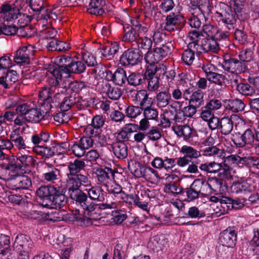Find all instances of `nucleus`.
<instances>
[{
  "mask_svg": "<svg viewBox=\"0 0 259 259\" xmlns=\"http://www.w3.org/2000/svg\"><path fill=\"white\" fill-rule=\"evenodd\" d=\"M65 192V188L51 185L41 186L36 191L40 199V203L46 208H61L65 206L68 201Z\"/></svg>",
  "mask_w": 259,
  "mask_h": 259,
  "instance_id": "obj_1",
  "label": "nucleus"
},
{
  "mask_svg": "<svg viewBox=\"0 0 259 259\" xmlns=\"http://www.w3.org/2000/svg\"><path fill=\"white\" fill-rule=\"evenodd\" d=\"M65 192V188L51 185L41 186L36 191L40 199V203L46 208H61L65 206L68 201Z\"/></svg>",
  "mask_w": 259,
  "mask_h": 259,
  "instance_id": "obj_2",
  "label": "nucleus"
},
{
  "mask_svg": "<svg viewBox=\"0 0 259 259\" xmlns=\"http://www.w3.org/2000/svg\"><path fill=\"white\" fill-rule=\"evenodd\" d=\"M65 192V188L51 185L41 186L36 191L40 199V203L46 208H61L65 206L68 201Z\"/></svg>",
  "mask_w": 259,
  "mask_h": 259,
  "instance_id": "obj_3",
  "label": "nucleus"
},
{
  "mask_svg": "<svg viewBox=\"0 0 259 259\" xmlns=\"http://www.w3.org/2000/svg\"><path fill=\"white\" fill-rule=\"evenodd\" d=\"M36 160L28 154L18 153L16 156L8 157L6 161L0 163V168L13 174H26L30 171V166H34Z\"/></svg>",
  "mask_w": 259,
  "mask_h": 259,
  "instance_id": "obj_4",
  "label": "nucleus"
},
{
  "mask_svg": "<svg viewBox=\"0 0 259 259\" xmlns=\"http://www.w3.org/2000/svg\"><path fill=\"white\" fill-rule=\"evenodd\" d=\"M232 178L231 173L229 170H223L219 173L217 177H208L207 180L201 179L206 195L213 193L223 194L228 190L227 181Z\"/></svg>",
  "mask_w": 259,
  "mask_h": 259,
  "instance_id": "obj_5",
  "label": "nucleus"
},
{
  "mask_svg": "<svg viewBox=\"0 0 259 259\" xmlns=\"http://www.w3.org/2000/svg\"><path fill=\"white\" fill-rule=\"evenodd\" d=\"M18 19L20 26L23 27L27 23L28 16L20 12V10L15 4L4 3L0 6V20L11 22Z\"/></svg>",
  "mask_w": 259,
  "mask_h": 259,
  "instance_id": "obj_6",
  "label": "nucleus"
},
{
  "mask_svg": "<svg viewBox=\"0 0 259 259\" xmlns=\"http://www.w3.org/2000/svg\"><path fill=\"white\" fill-rule=\"evenodd\" d=\"M55 63L61 66L65 77H68L71 73H80L85 68L84 64L81 61H72V58L68 56L58 57L55 59Z\"/></svg>",
  "mask_w": 259,
  "mask_h": 259,
  "instance_id": "obj_7",
  "label": "nucleus"
},
{
  "mask_svg": "<svg viewBox=\"0 0 259 259\" xmlns=\"http://www.w3.org/2000/svg\"><path fill=\"white\" fill-rule=\"evenodd\" d=\"M201 179H197L189 186L183 189L181 199L185 202H194L201 196L206 195Z\"/></svg>",
  "mask_w": 259,
  "mask_h": 259,
  "instance_id": "obj_8",
  "label": "nucleus"
},
{
  "mask_svg": "<svg viewBox=\"0 0 259 259\" xmlns=\"http://www.w3.org/2000/svg\"><path fill=\"white\" fill-rule=\"evenodd\" d=\"M70 198L76 206L85 210L88 216H92L95 211L94 202H90L88 194L81 190H74L68 192Z\"/></svg>",
  "mask_w": 259,
  "mask_h": 259,
  "instance_id": "obj_9",
  "label": "nucleus"
},
{
  "mask_svg": "<svg viewBox=\"0 0 259 259\" xmlns=\"http://www.w3.org/2000/svg\"><path fill=\"white\" fill-rule=\"evenodd\" d=\"M33 246V242L30 236L22 233L16 236L13 245L14 250L20 255L24 256L28 255Z\"/></svg>",
  "mask_w": 259,
  "mask_h": 259,
  "instance_id": "obj_10",
  "label": "nucleus"
},
{
  "mask_svg": "<svg viewBox=\"0 0 259 259\" xmlns=\"http://www.w3.org/2000/svg\"><path fill=\"white\" fill-rule=\"evenodd\" d=\"M223 67L227 72L229 79H234L235 82L237 81L238 75L244 72L246 69L244 63L233 58L225 60L223 63Z\"/></svg>",
  "mask_w": 259,
  "mask_h": 259,
  "instance_id": "obj_11",
  "label": "nucleus"
},
{
  "mask_svg": "<svg viewBox=\"0 0 259 259\" xmlns=\"http://www.w3.org/2000/svg\"><path fill=\"white\" fill-rule=\"evenodd\" d=\"M132 26L127 31H124L122 40L125 42H132L137 41L141 36L144 35L148 31V27L141 24L137 20H131Z\"/></svg>",
  "mask_w": 259,
  "mask_h": 259,
  "instance_id": "obj_12",
  "label": "nucleus"
},
{
  "mask_svg": "<svg viewBox=\"0 0 259 259\" xmlns=\"http://www.w3.org/2000/svg\"><path fill=\"white\" fill-rule=\"evenodd\" d=\"M180 153L183 154V156L178 158V166L181 167L187 166L191 161L199 159L201 156L200 151L187 145L183 146L180 150Z\"/></svg>",
  "mask_w": 259,
  "mask_h": 259,
  "instance_id": "obj_13",
  "label": "nucleus"
},
{
  "mask_svg": "<svg viewBox=\"0 0 259 259\" xmlns=\"http://www.w3.org/2000/svg\"><path fill=\"white\" fill-rule=\"evenodd\" d=\"M52 88H48L47 85L39 92V104L41 106L38 108L37 113H48V110L51 107L50 102L52 101V96L55 92Z\"/></svg>",
  "mask_w": 259,
  "mask_h": 259,
  "instance_id": "obj_14",
  "label": "nucleus"
},
{
  "mask_svg": "<svg viewBox=\"0 0 259 259\" xmlns=\"http://www.w3.org/2000/svg\"><path fill=\"white\" fill-rule=\"evenodd\" d=\"M133 98L134 101L138 103H140L141 108L144 110V113H147V112L158 113V111L154 108L152 105V99L148 98V94L146 90L138 91Z\"/></svg>",
  "mask_w": 259,
  "mask_h": 259,
  "instance_id": "obj_15",
  "label": "nucleus"
},
{
  "mask_svg": "<svg viewBox=\"0 0 259 259\" xmlns=\"http://www.w3.org/2000/svg\"><path fill=\"white\" fill-rule=\"evenodd\" d=\"M237 232L234 227H229L222 231L219 236L220 244L228 248H234L237 243Z\"/></svg>",
  "mask_w": 259,
  "mask_h": 259,
  "instance_id": "obj_16",
  "label": "nucleus"
},
{
  "mask_svg": "<svg viewBox=\"0 0 259 259\" xmlns=\"http://www.w3.org/2000/svg\"><path fill=\"white\" fill-rule=\"evenodd\" d=\"M14 174V177L7 182V185L10 189L28 190L31 187L32 182L30 178L24 175Z\"/></svg>",
  "mask_w": 259,
  "mask_h": 259,
  "instance_id": "obj_17",
  "label": "nucleus"
},
{
  "mask_svg": "<svg viewBox=\"0 0 259 259\" xmlns=\"http://www.w3.org/2000/svg\"><path fill=\"white\" fill-rule=\"evenodd\" d=\"M142 54L139 49H128L120 58V62L123 66L135 65L141 61Z\"/></svg>",
  "mask_w": 259,
  "mask_h": 259,
  "instance_id": "obj_18",
  "label": "nucleus"
},
{
  "mask_svg": "<svg viewBox=\"0 0 259 259\" xmlns=\"http://www.w3.org/2000/svg\"><path fill=\"white\" fill-rule=\"evenodd\" d=\"M68 183L70 185L68 188V192L74 190H80L81 185L85 187L90 186L91 183L87 176L82 174H77L68 175Z\"/></svg>",
  "mask_w": 259,
  "mask_h": 259,
  "instance_id": "obj_19",
  "label": "nucleus"
},
{
  "mask_svg": "<svg viewBox=\"0 0 259 259\" xmlns=\"http://www.w3.org/2000/svg\"><path fill=\"white\" fill-rule=\"evenodd\" d=\"M58 66V67H50L46 73L48 83L51 88L55 90L56 89L62 78H65L61 66Z\"/></svg>",
  "mask_w": 259,
  "mask_h": 259,
  "instance_id": "obj_20",
  "label": "nucleus"
},
{
  "mask_svg": "<svg viewBox=\"0 0 259 259\" xmlns=\"http://www.w3.org/2000/svg\"><path fill=\"white\" fill-rule=\"evenodd\" d=\"M126 115L131 118L132 121L135 122H138V121L136 120V119H137L139 121V124H138L139 131L145 132L150 128L149 120L156 119V118H158V114H152L151 117H149L147 114Z\"/></svg>",
  "mask_w": 259,
  "mask_h": 259,
  "instance_id": "obj_21",
  "label": "nucleus"
},
{
  "mask_svg": "<svg viewBox=\"0 0 259 259\" xmlns=\"http://www.w3.org/2000/svg\"><path fill=\"white\" fill-rule=\"evenodd\" d=\"M55 147L54 146L52 147L46 145L38 146H34L32 148L33 152L42 157V158L44 159V164L48 167H52L53 166V164L47 162V161L55 155Z\"/></svg>",
  "mask_w": 259,
  "mask_h": 259,
  "instance_id": "obj_22",
  "label": "nucleus"
},
{
  "mask_svg": "<svg viewBox=\"0 0 259 259\" xmlns=\"http://www.w3.org/2000/svg\"><path fill=\"white\" fill-rule=\"evenodd\" d=\"M34 47L33 46L28 45L23 46L18 50L15 56V61L17 64H29L30 57L34 55Z\"/></svg>",
  "mask_w": 259,
  "mask_h": 259,
  "instance_id": "obj_23",
  "label": "nucleus"
},
{
  "mask_svg": "<svg viewBox=\"0 0 259 259\" xmlns=\"http://www.w3.org/2000/svg\"><path fill=\"white\" fill-rule=\"evenodd\" d=\"M185 21L184 17L179 14L170 13L166 18L164 25L165 30L172 31L179 29Z\"/></svg>",
  "mask_w": 259,
  "mask_h": 259,
  "instance_id": "obj_24",
  "label": "nucleus"
},
{
  "mask_svg": "<svg viewBox=\"0 0 259 259\" xmlns=\"http://www.w3.org/2000/svg\"><path fill=\"white\" fill-rule=\"evenodd\" d=\"M94 173L96 174L99 184H104L108 182L114 180L116 170L110 167L97 168L95 169Z\"/></svg>",
  "mask_w": 259,
  "mask_h": 259,
  "instance_id": "obj_25",
  "label": "nucleus"
},
{
  "mask_svg": "<svg viewBox=\"0 0 259 259\" xmlns=\"http://www.w3.org/2000/svg\"><path fill=\"white\" fill-rule=\"evenodd\" d=\"M223 159V163L225 167L223 170H229L231 173V169L234 167H243L242 159L237 154H230L228 156H225V153L223 154L222 157Z\"/></svg>",
  "mask_w": 259,
  "mask_h": 259,
  "instance_id": "obj_26",
  "label": "nucleus"
},
{
  "mask_svg": "<svg viewBox=\"0 0 259 259\" xmlns=\"http://www.w3.org/2000/svg\"><path fill=\"white\" fill-rule=\"evenodd\" d=\"M196 47L198 53L209 51L217 53L219 49V46L217 40L214 38L210 37L202 38L199 45Z\"/></svg>",
  "mask_w": 259,
  "mask_h": 259,
  "instance_id": "obj_27",
  "label": "nucleus"
},
{
  "mask_svg": "<svg viewBox=\"0 0 259 259\" xmlns=\"http://www.w3.org/2000/svg\"><path fill=\"white\" fill-rule=\"evenodd\" d=\"M85 211H86L85 210L83 209V210L80 211L77 208H75L72 211L78 225L81 226H89L92 225V220H97L98 218L94 216V215L97 214L96 212H94L92 216L87 217L85 215Z\"/></svg>",
  "mask_w": 259,
  "mask_h": 259,
  "instance_id": "obj_28",
  "label": "nucleus"
},
{
  "mask_svg": "<svg viewBox=\"0 0 259 259\" xmlns=\"http://www.w3.org/2000/svg\"><path fill=\"white\" fill-rule=\"evenodd\" d=\"M128 168L131 172L138 178L149 179L148 166L145 165H143L140 162H132V164L128 162Z\"/></svg>",
  "mask_w": 259,
  "mask_h": 259,
  "instance_id": "obj_29",
  "label": "nucleus"
},
{
  "mask_svg": "<svg viewBox=\"0 0 259 259\" xmlns=\"http://www.w3.org/2000/svg\"><path fill=\"white\" fill-rule=\"evenodd\" d=\"M113 152L117 158L123 159L127 157L128 148L123 141H116L112 145Z\"/></svg>",
  "mask_w": 259,
  "mask_h": 259,
  "instance_id": "obj_30",
  "label": "nucleus"
},
{
  "mask_svg": "<svg viewBox=\"0 0 259 259\" xmlns=\"http://www.w3.org/2000/svg\"><path fill=\"white\" fill-rule=\"evenodd\" d=\"M237 117H239L237 114H231V117H224L221 119L220 128L221 132L223 135H227L229 134L233 128V119Z\"/></svg>",
  "mask_w": 259,
  "mask_h": 259,
  "instance_id": "obj_31",
  "label": "nucleus"
},
{
  "mask_svg": "<svg viewBox=\"0 0 259 259\" xmlns=\"http://www.w3.org/2000/svg\"><path fill=\"white\" fill-rule=\"evenodd\" d=\"M85 87L84 83L81 81H74L70 82L69 84L68 88H64L59 87L57 89L58 91L62 93L63 92L68 95H71V94L74 93V95L79 91H81Z\"/></svg>",
  "mask_w": 259,
  "mask_h": 259,
  "instance_id": "obj_32",
  "label": "nucleus"
},
{
  "mask_svg": "<svg viewBox=\"0 0 259 259\" xmlns=\"http://www.w3.org/2000/svg\"><path fill=\"white\" fill-rule=\"evenodd\" d=\"M55 98L56 100H60L63 99L64 101L61 103L60 105V109L62 112H65L68 111L73 104V97L72 95H66L65 93H62L58 91L57 93L55 95Z\"/></svg>",
  "mask_w": 259,
  "mask_h": 259,
  "instance_id": "obj_33",
  "label": "nucleus"
},
{
  "mask_svg": "<svg viewBox=\"0 0 259 259\" xmlns=\"http://www.w3.org/2000/svg\"><path fill=\"white\" fill-rule=\"evenodd\" d=\"M17 79L18 76L16 71L10 70L7 72L6 74L0 76V84L5 88H9Z\"/></svg>",
  "mask_w": 259,
  "mask_h": 259,
  "instance_id": "obj_34",
  "label": "nucleus"
},
{
  "mask_svg": "<svg viewBox=\"0 0 259 259\" xmlns=\"http://www.w3.org/2000/svg\"><path fill=\"white\" fill-rule=\"evenodd\" d=\"M104 5L103 0H91L87 11L91 14L101 15L104 12L103 8Z\"/></svg>",
  "mask_w": 259,
  "mask_h": 259,
  "instance_id": "obj_35",
  "label": "nucleus"
},
{
  "mask_svg": "<svg viewBox=\"0 0 259 259\" xmlns=\"http://www.w3.org/2000/svg\"><path fill=\"white\" fill-rule=\"evenodd\" d=\"M88 196L93 201L103 202L105 200L103 190L100 187H92L88 190Z\"/></svg>",
  "mask_w": 259,
  "mask_h": 259,
  "instance_id": "obj_36",
  "label": "nucleus"
},
{
  "mask_svg": "<svg viewBox=\"0 0 259 259\" xmlns=\"http://www.w3.org/2000/svg\"><path fill=\"white\" fill-rule=\"evenodd\" d=\"M85 166V164L83 160L75 159L73 162L69 163L68 165L69 172L67 173V176L81 174L80 171L84 169Z\"/></svg>",
  "mask_w": 259,
  "mask_h": 259,
  "instance_id": "obj_37",
  "label": "nucleus"
},
{
  "mask_svg": "<svg viewBox=\"0 0 259 259\" xmlns=\"http://www.w3.org/2000/svg\"><path fill=\"white\" fill-rule=\"evenodd\" d=\"M253 189V187L246 181L234 183L232 186L233 191L236 193L250 192Z\"/></svg>",
  "mask_w": 259,
  "mask_h": 259,
  "instance_id": "obj_38",
  "label": "nucleus"
},
{
  "mask_svg": "<svg viewBox=\"0 0 259 259\" xmlns=\"http://www.w3.org/2000/svg\"><path fill=\"white\" fill-rule=\"evenodd\" d=\"M215 18L218 22H222L226 25H232L236 22L235 15L226 11L223 13L217 12Z\"/></svg>",
  "mask_w": 259,
  "mask_h": 259,
  "instance_id": "obj_39",
  "label": "nucleus"
},
{
  "mask_svg": "<svg viewBox=\"0 0 259 259\" xmlns=\"http://www.w3.org/2000/svg\"><path fill=\"white\" fill-rule=\"evenodd\" d=\"M203 93L200 90L194 92L189 99V107L194 109V112H196L195 109L198 108L203 101Z\"/></svg>",
  "mask_w": 259,
  "mask_h": 259,
  "instance_id": "obj_40",
  "label": "nucleus"
},
{
  "mask_svg": "<svg viewBox=\"0 0 259 259\" xmlns=\"http://www.w3.org/2000/svg\"><path fill=\"white\" fill-rule=\"evenodd\" d=\"M99 85H101L103 87V93H105L108 97L112 100L118 99L121 95V91L120 89L118 88H111L109 86V84L105 83L101 84H99Z\"/></svg>",
  "mask_w": 259,
  "mask_h": 259,
  "instance_id": "obj_41",
  "label": "nucleus"
},
{
  "mask_svg": "<svg viewBox=\"0 0 259 259\" xmlns=\"http://www.w3.org/2000/svg\"><path fill=\"white\" fill-rule=\"evenodd\" d=\"M10 237L8 235L0 233V254H7L11 250Z\"/></svg>",
  "mask_w": 259,
  "mask_h": 259,
  "instance_id": "obj_42",
  "label": "nucleus"
},
{
  "mask_svg": "<svg viewBox=\"0 0 259 259\" xmlns=\"http://www.w3.org/2000/svg\"><path fill=\"white\" fill-rule=\"evenodd\" d=\"M214 114H200L201 118L207 122L209 127L211 130H215L220 126L221 120L214 116Z\"/></svg>",
  "mask_w": 259,
  "mask_h": 259,
  "instance_id": "obj_43",
  "label": "nucleus"
},
{
  "mask_svg": "<svg viewBox=\"0 0 259 259\" xmlns=\"http://www.w3.org/2000/svg\"><path fill=\"white\" fill-rule=\"evenodd\" d=\"M118 49V45L116 42H114L104 46L102 54L107 59H110L111 56L116 54Z\"/></svg>",
  "mask_w": 259,
  "mask_h": 259,
  "instance_id": "obj_44",
  "label": "nucleus"
},
{
  "mask_svg": "<svg viewBox=\"0 0 259 259\" xmlns=\"http://www.w3.org/2000/svg\"><path fill=\"white\" fill-rule=\"evenodd\" d=\"M164 189L165 192L172 193L175 196L179 195L181 198L184 188L175 182H170L165 185Z\"/></svg>",
  "mask_w": 259,
  "mask_h": 259,
  "instance_id": "obj_45",
  "label": "nucleus"
},
{
  "mask_svg": "<svg viewBox=\"0 0 259 259\" xmlns=\"http://www.w3.org/2000/svg\"><path fill=\"white\" fill-rule=\"evenodd\" d=\"M245 107V104L240 100L236 99L229 101L226 105V108L229 111L238 112L242 111Z\"/></svg>",
  "mask_w": 259,
  "mask_h": 259,
  "instance_id": "obj_46",
  "label": "nucleus"
},
{
  "mask_svg": "<svg viewBox=\"0 0 259 259\" xmlns=\"http://www.w3.org/2000/svg\"><path fill=\"white\" fill-rule=\"evenodd\" d=\"M17 113H37L38 108H36L33 103H24L17 107Z\"/></svg>",
  "mask_w": 259,
  "mask_h": 259,
  "instance_id": "obj_47",
  "label": "nucleus"
},
{
  "mask_svg": "<svg viewBox=\"0 0 259 259\" xmlns=\"http://www.w3.org/2000/svg\"><path fill=\"white\" fill-rule=\"evenodd\" d=\"M222 106L220 100L212 99L207 102L204 106V110L201 113H211L220 109Z\"/></svg>",
  "mask_w": 259,
  "mask_h": 259,
  "instance_id": "obj_48",
  "label": "nucleus"
},
{
  "mask_svg": "<svg viewBox=\"0 0 259 259\" xmlns=\"http://www.w3.org/2000/svg\"><path fill=\"white\" fill-rule=\"evenodd\" d=\"M188 47L194 49L196 50L197 46L199 45L201 40L199 38V35L196 31H190L188 34Z\"/></svg>",
  "mask_w": 259,
  "mask_h": 259,
  "instance_id": "obj_49",
  "label": "nucleus"
},
{
  "mask_svg": "<svg viewBox=\"0 0 259 259\" xmlns=\"http://www.w3.org/2000/svg\"><path fill=\"white\" fill-rule=\"evenodd\" d=\"M27 199L25 195L10 194L8 196V199L11 203L22 206L28 203Z\"/></svg>",
  "mask_w": 259,
  "mask_h": 259,
  "instance_id": "obj_50",
  "label": "nucleus"
},
{
  "mask_svg": "<svg viewBox=\"0 0 259 259\" xmlns=\"http://www.w3.org/2000/svg\"><path fill=\"white\" fill-rule=\"evenodd\" d=\"M198 53L197 51L194 50L193 48L188 47L182 54V59L185 64L190 65L192 64L195 59V53Z\"/></svg>",
  "mask_w": 259,
  "mask_h": 259,
  "instance_id": "obj_51",
  "label": "nucleus"
},
{
  "mask_svg": "<svg viewBox=\"0 0 259 259\" xmlns=\"http://www.w3.org/2000/svg\"><path fill=\"white\" fill-rule=\"evenodd\" d=\"M107 191L109 194H112L118 201H121V198L125 193L121 186L117 183L112 185L107 189Z\"/></svg>",
  "mask_w": 259,
  "mask_h": 259,
  "instance_id": "obj_52",
  "label": "nucleus"
},
{
  "mask_svg": "<svg viewBox=\"0 0 259 259\" xmlns=\"http://www.w3.org/2000/svg\"><path fill=\"white\" fill-rule=\"evenodd\" d=\"M191 4L197 7L203 15L204 13H208L210 11L209 0H191Z\"/></svg>",
  "mask_w": 259,
  "mask_h": 259,
  "instance_id": "obj_53",
  "label": "nucleus"
},
{
  "mask_svg": "<svg viewBox=\"0 0 259 259\" xmlns=\"http://www.w3.org/2000/svg\"><path fill=\"white\" fill-rule=\"evenodd\" d=\"M171 47L172 45L168 43L162 45L160 47H157L154 49L156 53H157V55L160 60L170 54Z\"/></svg>",
  "mask_w": 259,
  "mask_h": 259,
  "instance_id": "obj_54",
  "label": "nucleus"
},
{
  "mask_svg": "<svg viewBox=\"0 0 259 259\" xmlns=\"http://www.w3.org/2000/svg\"><path fill=\"white\" fill-rule=\"evenodd\" d=\"M205 215L204 212L200 211L197 207L194 206L190 207L187 212L184 213L182 217L200 219L204 217Z\"/></svg>",
  "mask_w": 259,
  "mask_h": 259,
  "instance_id": "obj_55",
  "label": "nucleus"
},
{
  "mask_svg": "<svg viewBox=\"0 0 259 259\" xmlns=\"http://www.w3.org/2000/svg\"><path fill=\"white\" fill-rule=\"evenodd\" d=\"M50 114H27L26 115L27 123H36L42 120H49Z\"/></svg>",
  "mask_w": 259,
  "mask_h": 259,
  "instance_id": "obj_56",
  "label": "nucleus"
},
{
  "mask_svg": "<svg viewBox=\"0 0 259 259\" xmlns=\"http://www.w3.org/2000/svg\"><path fill=\"white\" fill-rule=\"evenodd\" d=\"M242 165L243 167L245 165L247 167H253L259 169V157H243Z\"/></svg>",
  "mask_w": 259,
  "mask_h": 259,
  "instance_id": "obj_57",
  "label": "nucleus"
},
{
  "mask_svg": "<svg viewBox=\"0 0 259 259\" xmlns=\"http://www.w3.org/2000/svg\"><path fill=\"white\" fill-rule=\"evenodd\" d=\"M236 89L240 94L244 96H251L255 93V91L253 88L247 83H241L237 84Z\"/></svg>",
  "mask_w": 259,
  "mask_h": 259,
  "instance_id": "obj_58",
  "label": "nucleus"
},
{
  "mask_svg": "<svg viewBox=\"0 0 259 259\" xmlns=\"http://www.w3.org/2000/svg\"><path fill=\"white\" fill-rule=\"evenodd\" d=\"M115 84L118 85H122L127 80L125 71L123 69H118L114 72Z\"/></svg>",
  "mask_w": 259,
  "mask_h": 259,
  "instance_id": "obj_59",
  "label": "nucleus"
},
{
  "mask_svg": "<svg viewBox=\"0 0 259 259\" xmlns=\"http://www.w3.org/2000/svg\"><path fill=\"white\" fill-rule=\"evenodd\" d=\"M161 130L156 126H152L150 129L146 132V137L151 141H156L161 137Z\"/></svg>",
  "mask_w": 259,
  "mask_h": 259,
  "instance_id": "obj_60",
  "label": "nucleus"
},
{
  "mask_svg": "<svg viewBox=\"0 0 259 259\" xmlns=\"http://www.w3.org/2000/svg\"><path fill=\"white\" fill-rule=\"evenodd\" d=\"M203 152V154L206 156L214 155L221 158L225 154L224 150L220 149L214 146L206 147L204 149Z\"/></svg>",
  "mask_w": 259,
  "mask_h": 259,
  "instance_id": "obj_61",
  "label": "nucleus"
},
{
  "mask_svg": "<svg viewBox=\"0 0 259 259\" xmlns=\"http://www.w3.org/2000/svg\"><path fill=\"white\" fill-rule=\"evenodd\" d=\"M170 99V94L165 92H160L157 95V105L159 107H165L168 105Z\"/></svg>",
  "mask_w": 259,
  "mask_h": 259,
  "instance_id": "obj_62",
  "label": "nucleus"
},
{
  "mask_svg": "<svg viewBox=\"0 0 259 259\" xmlns=\"http://www.w3.org/2000/svg\"><path fill=\"white\" fill-rule=\"evenodd\" d=\"M72 153L76 157H80L85 154L86 150L80 144L79 141L75 142L71 147Z\"/></svg>",
  "mask_w": 259,
  "mask_h": 259,
  "instance_id": "obj_63",
  "label": "nucleus"
},
{
  "mask_svg": "<svg viewBox=\"0 0 259 259\" xmlns=\"http://www.w3.org/2000/svg\"><path fill=\"white\" fill-rule=\"evenodd\" d=\"M155 49L153 51H148L145 56V60L148 64H156L160 60L157 55Z\"/></svg>",
  "mask_w": 259,
  "mask_h": 259,
  "instance_id": "obj_64",
  "label": "nucleus"
}]
</instances>
